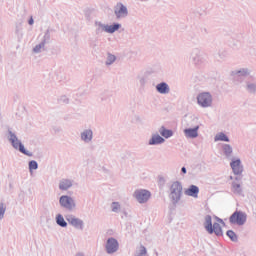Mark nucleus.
I'll use <instances>...</instances> for the list:
<instances>
[{
	"instance_id": "obj_1",
	"label": "nucleus",
	"mask_w": 256,
	"mask_h": 256,
	"mask_svg": "<svg viewBox=\"0 0 256 256\" xmlns=\"http://www.w3.org/2000/svg\"><path fill=\"white\" fill-rule=\"evenodd\" d=\"M7 139L11 143L13 149L19 151V153H22V155H26L27 157H33V152H29V150L25 149V145L23 144V142L19 140L17 134L11 131V129H8Z\"/></svg>"
},
{
	"instance_id": "obj_2",
	"label": "nucleus",
	"mask_w": 256,
	"mask_h": 256,
	"mask_svg": "<svg viewBox=\"0 0 256 256\" xmlns=\"http://www.w3.org/2000/svg\"><path fill=\"white\" fill-rule=\"evenodd\" d=\"M169 199L174 207H177V204L179 201H181V198L183 197V184L179 181H174L170 185L169 188Z\"/></svg>"
},
{
	"instance_id": "obj_3",
	"label": "nucleus",
	"mask_w": 256,
	"mask_h": 256,
	"mask_svg": "<svg viewBox=\"0 0 256 256\" xmlns=\"http://www.w3.org/2000/svg\"><path fill=\"white\" fill-rule=\"evenodd\" d=\"M204 229L209 233V235H216V237H223V228L219 222L213 223V218L211 215H206L204 217Z\"/></svg>"
},
{
	"instance_id": "obj_4",
	"label": "nucleus",
	"mask_w": 256,
	"mask_h": 256,
	"mask_svg": "<svg viewBox=\"0 0 256 256\" xmlns=\"http://www.w3.org/2000/svg\"><path fill=\"white\" fill-rule=\"evenodd\" d=\"M95 27H96V30H95L96 35H101L103 31H105V33H110L111 35H113V33L120 30L121 24L114 22L113 24L108 25V24H103L102 22L96 21Z\"/></svg>"
},
{
	"instance_id": "obj_5",
	"label": "nucleus",
	"mask_w": 256,
	"mask_h": 256,
	"mask_svg": "<svg viewBox=\"0 0 256 256\" xmlns=\"http://www.w3.org/2000/svg\"><path fill=\"white\" fill-rule=\"evenodd\" d=\"M229 223L230 225H245L247 223V213L241 210L234 211L229 217Z\"/></svg>"
},
{
	"instance_id": "obj_6",
	"label": "nucleus",
	"mask_w": 256,
	"mask_h": 256,
	"mask_svg": "<svg viewBox=\"0 0 256 256\" xmlns=\"http://www.w3.org/2000/svg\"><path fill=\"white\" fill-rule=\"evenodd\" d=\"M197 104L203 109H207L213 105V96L209 92H201L197 95Z\"/></svg>"
},
{
	"instance_id": "obj_7",
	"label": "nucleus",
	"mask_w": 256,
	"mask_h": 256,
	"mask_svg": "<svg viewBox=\"0 0 256 256\" xmlns=\"http://www.w3.org/2000/svg\"><path fill=\"white\" fill-rule=\"evenodd\" d=\"M59 205L62 207V209H66V211H73V209L77 207L75 199L69 195L60 196Z\"/></svg>"
},
{
	"instance_id": "obj_8",
	"label": "nucleus",
	"mask_w": 256,
	"mask_h": 256,
	"mask_svg": "<svg viewBox=\"0 0 256 256\" xmlns=\"http://www.w3.org/2000/svg\"><path fill=\"white\" fill-rule=\"evenodd\" d=\"M114 15L116 19H125L129 16V9H127L125 4L118 2L114 6Z\"/></svg>"
},
{
	"instance_id": "obj_9",
	"label": "nucleus",
	"mask_w": 256,
	"mask_h": 256,
	"mask_svg": "<svg viewBox=\"0 0 256 256\" xmlns=\"http://www.w3.org/2000/svg\"><path fill=\"white\" fill-rule=\"evenodd\" d=\"M105 251L108 255H113L119 251V241L116 238L110 237L105 244Z\"/></svg>"
},
{
	"instance_id": "obj_10",
	"label": "nucleus",
	"mask_w": 256,
	"mask_h": 256,
	"mask_svg": "<svg viewBox=\"0 0 256 256\" xmlns=\"http://www.w3.org/2000/svg\"><path fill=\"white\" fill-rule=\"evenodd\" d=\"M134 197L138 203H147L151 199V192L149 190L140 189L134 192Z\"/></svg>"
},
{
	"instance_id": "obj_11",
	"label": "nucleus",
	"mask_w": 256,
	"mask_h": 256,
	"mask_svg": "<svg viewBox=\"0 0 256 256\" xmlns=\"http://www.w3.org/2000/svg\"><path fill=\"white\" fill-rule=\"evenodd\" d=\"M66 221H68L69 225H72V227H74L75 229H80L81 231H83V220L75 217L73 214L67 215Z\"/></svg>"
},
{
	"instance_id": "obj_12",
	"label": "nucleus",
	"mask_w": 256,
	"mask_h": 256,
	"mask_svg": "<svg viewBox=\"0 0 256 256\" xmlns=\"http://www.w3.org/2000/svg\"><path fill=\"white\" fill-rule=\"evenodd\" d=\"M230 167L234 175H242L243 173V164H241V159H232L230 162Z\"/></svg>"
},
{
	"instance_id": "obj_13",
	"label": "nucleus",
	"mask_w": 256,
	"mask_h": 256,
	"mask_svg": "<svg viewBox=\"0 0 256 256\" xmlns=\"http://www.w3.org/2000/svg\"><path fill=\"white\" fill-rule=\"evenodd\" d=\"M233 74L235 81H239L241 83L245 77H249L251 75V71L248 68H242L240 70L234 71Z\"/></svg>"
},
{
	"instance_id": "obj_14",
	"label": "nucleus",
	"mask_w": 256,
	"mask_h": 256,
	"mask_svg": "<svg viewBox=\"0 0 256 256\" xmlns=\"http://www.w3.org/2000/svg\"><path fill=\"white\" fill-rule=\"evenodd\" d=\"M190 59L194 65H199L203 61V56L201 55V50L199 48H194L190 54Z\"/></svg>"
},
{
	"instance_id": "obj_15",
	"label": "nucleus",
	"mask_w": 256,
	"mask_h": 256,
	"mask_svg": "<svg viewBox=\"0 0 256 256\" xmlns=\"http://www.w3.org/2000/svg\"><path fill=\"white\" fill-rule=\"evenodd\" d=\"M80 139L83 143H91L93 141V130L91 128L83 130L80 133Z\"/></svg>"
},
{
	"instance_id": "obj_16",
	"label": "nucleus",
	"mask_w": 256,
	"mask_h": 256,
	"mask_svg": "<svg viewBox=\"0 0 256 256\" xmlns=\"http://www.w3.org/2000/svg\"><path fill=\"white\" fill-rule=\"evenodd\" d=\"M185 195L188 197H193L194 199H197L199 197V186L191 184L186 190Z\"/></svg>"
},
{
	"instance_id": "obj_17",
	"label": "nucleus",
	"mask_w": 256,
	"mask_h": 256,
	"mask_svg": "<svg viewBox=\"0 0 256 256\" xmlns=\"http://www.w3.org/2000/svg\"><path fill=\"white\" fill-rule=\"evenodd\" d=\"M184 134L188 139H196V137H199V126L184 129Z\"/></svg>"
},
{
	"instance_id": "obj_18",
	"label": "nucleus",
	"mask_w": 256,
	"mask_h": 256,
	"mask_svg": "<svg viewBox=\"0 0 256 256\" xmlns=\"http://www.w3.org/2000/svg\"><path fill=\"white\" fill-rule=\"evenodd\" d=\"M156 91L160 95H167L171 91V88L167 82H160L156 85Z\"/></svg>"
},
{
	"instance_id": "obj_19",
	"label": "nucleus",
	"mask_w": 256,
	"mask_h": 256,
	"mask_svg": "<svg viewBox=\"0 0 256 256\" xmlns=\"http://www.w3.org/2000/svg\"><path fill=\"white\" fill-rule=\"evenodd\" d=\"M73 187V180L63 178L59 182V189L60 191H69Z\"/></svg>"
},
{
	"instance_id": "obj_20",
	"label": "nucleus",
	"mask_w": 256,
	"mask_h": 256,
	"mask_svg": "<svg viewBox=\"0 0 256 256\" xmlns=\"http://www.w3.org/2000/svg\"><path fill=\"white\" fill-rule=\"evenodd\" d=\"M165 143V138L159 134H153L148 141V145H163Z\"/></svg>"
},
{
	"instance_id": "obj_21",
	"label": "nucleus",
	"mask_w": 256,
	"mask_h": 256,
	"mask_svg": "<svg viewBox=\"0 0 256 256\" xmlns=\"http://www.w3.org/2000/svg\"><path fill=\"white\" fill-rule=\"evenodd\" d=\"M52 33H55V29L53 28H48L45 32H44V36L41 40V42L44 45H49V43H51V37H52Z\"/></svg>"
},
{
	"instance_id": "obj_22",
	"label": "nucleus",
	"mask_w": 256,
	"mask_h": 256,
	"mask_svg": "<svg viewBox=\"0 0 256 256\" xmlns=\"http://www.w3.org/2000/svg\"><path fill=\"white\" fill-rule=\"evenodd\" d=\"M222 151L226 159H231V156L233 155V147L230 144H223Z\"/></svg>"
},
{
	"instance_id": "obj_23",
	"label": "nucleus",
	"mask_w": 256,
	"mask_h": 256,
	"mask_svg": "<svg viewBox=\"0 0 256 256\" xmlns=\"http://www.w3.org/2000/svg\"><path fill=\"white\" fill-rule=\"evenodd\" d=\"M159 133L164 139H170V137L173 135V130L165 128V126H162L159 129Z\"/></svg>"
},
{
	"instance_id": "obj_24",
	"label": "nucleus",
	"mask_w": 256,
	"mask_h": 256,
	"mask_svg": "<svg viewBox=\"0 0 256 256\" xmlns=\"http://www.w3.org/2000/svg\"><path fill=\"white\" fill-rule=\"evenodd\" d=\"M214 141L215 142L224 141L225 143H229V141H231V140L229 139V136H227V134H225L223 132H220V133L215 135Z\"/></svg>"
},
{
	"instance_id": "obj_25",
	"label": "nucleus",
	"mask_w": 256,
	"mask_h": 256,
	"mask_svg": "<svg viewBox=\"0 0 256 256\" xmlns=\"http://www.w3.org/2000/svg\"><path fill=\"white\" fill-rule=\"evenodd\" d=\"M232 192L234 195H243V189L241 188V184L237 182H232Z\"/></svg>"
},
{
	"instance_id": "obj_26",
	"label": "nucleus",
	"mask_w": 256,
	"mask_h": 256,
	"mask_svg": "<svg viewBox=\"0 0 256 256\" xmlns=\"http://www.w3.org/2000/svg\"><path fill=\"white\" fill-rule=\"evenodd\" d=\"M226 235L232 243H237L239 241V236H237V233L233 230H227Z\"/></svg>"
},
{
	"instance_id": "obj_27",
	"label": "nucleus",
	"mask_w": 256,
	"mask_h": 256,
	"mask_svg": "<svg viewBox=\"0 0 256 256\" xmlns=\"http://www.w3.org/2000/svg\"><path fill=\"white\" fill-rule=\"evenodd\" d=\"M56 224L62 228L67 227V221H65V218L61 214L56 215Z\"/></svg>"
},
{
	"instance_id": "obj_28",
	"label": "nucleus",
	"mask_w": 256,
	"mask_h": 256,
	"mask_svg": "<svg viewBox=\"0 0 256 256\" xmlns=\"http://www.w3.org/2000/svg\"><path fill=\"white\" fill-rule=\"evenodd\" d=\"M246 91L248 93H251L252 95H255V93H256V83L246 82Z\"/></svg>"
},
{
	"instance_id": "obj_29",
	"label": "nucleus",
	"mask_w": 256,
	"mask_h": 256,
	"mask_svg": "<svg viewBox=\"0 0 256 256\" xmlns=\"http://www.w3.org/2000/svg\"><path fill=\"white\" fill-rule=\"evenodd\" d=\"M28 169L30 173H33V171H37V169H39V163H37V161L35 160H30L28 162Z\"/></svg>"
},
{
	"instance_id": "obj_30",
	"label": "nucleus",
	"mask_w": 256,
	"mask_h": 256,
	"mask_svg": "<svg viewBox=\"0 0 256 256\" xmlns=\"http://www.w3.org/2000/svg\"><path fill=\"white\" fill-rule=\"evenodd\" d=\"M114 61H117V57L115 55L109 53L106 58L105 65H107V66L113 65Z\"/></svg>"
},
{
	"instance_id": "obj_31",
	"label": "nucleus",
	"mask_w": 256,
	"mask_h": 256,
	"mask_svg": "<svg viewBox=\"0 0 256 256\" xmlns=\"http://www.w3.org/2000/svg\"><path fill=\"white\" fill-rule=\"evenodd\" d=\"M45 50H46L45 44L43 42H40L33 48L34 53H41V51H45Z\"/></svg>"
},
{
	"instance_id": "obj_32",
	"label": "nucleus",
	"mask_w": 256,
	"mask_h": 256,
	"mask_svg": "<svg viewBox=\"0 0 256 256\" xmlns=\"http://www.w3.org/2000/svg\"><path fill=\"white\" fill-rule=\"evenodd\" d=\"M138 80H139L140 87H145V85H147V75L145 74L138 75Z\"/></svg>"
},
{
	"instance_id": "obj_33",
	"label": "nucleus",
	"mask_w": 256,
	"mask_h": 256,
	"mask_svg": "<svg viewBox=\"0 0 256 256\" xmlns=\"http://www.w3.org/2000/svg\"><path fill=\"white\" fill-rule=\"evenodd\" d=\"M111 207L113 213H119V211H121V204H119V202H112Z\"/></svg>"
},
{
	"instance_id": "obj_34",
	"label": "nucleus",
	"mask_w": 256,
	"mask_h": 256,
	"mask_svg": "<svg viewBox=\"0 0 256 256\" xmlns=\"http://www.w3.org/2000/svg\"><path fill=\"white\" fill-rule=\"evenodd\" d=\"M7 211V206L4 203H0V219L5 217V212Z\"/></svg>"
},
{
	"instance_id": "obj_35",
	"label": "nucleus",
	"mask_w": 256,
	"mask_h": 256,
	"mask_svg": "<svg viewBox=\"0 0 256 256\" xmlns=\"http://www.w3.org/2000/svg\"><path fill=\"white\" fill-rule=\"evenodd\" d=\"M150 73H161V64L152 66Z\"/></svg>"
},
{
	"instance_id": "obj_36",
	"label": "nucleus",
	"mask_w": 256,
	"mask_h": 256,
	"mask_svg": "<svg viewBox=\"0 0 256 256\" xmlns=\"http://www.w3.org/2000/svg\"><path fill=\"white\" fill-rule=\"evenodd\" d=\"M58 103H61L63 105H68L69 99L65 95H62L58 98Z\"/></svg>"
},
{
	"instance_id": "obj_37",
	"label": "nucleus",
	"mask_w": 256,
	"mask_h": 256,
	"mask_svg": "<svg viewBox=\"0 0 256 256\" xmlns=\"http://www.w3.org/2000/svg\"><path fill=\"white\" fill-rule=\"evenodd\" d=\"M147 255V248L145 246L140 247V251L135 254V256H145Z\"/></svg>"
},
{
	"instance_id": "obj_38",
	"label": "nucleus",
	"mask_w": 256,
	"mask_h": 256,
	"mask_svg": "<svg viewBox=\"0 0 256 256\" xmlns=\"http://www.w3.org/2000/svg\"><path fill=\"white\" fill-rule=\"evenodd\" d=\"M167 182V180H165V177L163 176H159L158 177V185L160 187H165V183Z\"/></svg>"
},
{
	"instance_id": "obj_39",
	"label": "nucleus",
	"mask_w": 256,
	"mask_h": 256,
	"mask_svg": "<svg viewBox=\"0 0 256 256\" xmlns=\"http://www.w3.org/2000/svg\"><path fill=\"white\" fill-rule=\"evenodd\" d=\"M111 99V93L106 92L101 96V101H110Z\"/></svg>"
},
{
	"instance_id": "obj_40",
	"label": "nucleus",
	"mask_w": 256,
	"mask_h": 256,
	"mask_svg": "<svg viewBox=\"0 0 256 256\" xmlns=\"http://www.w3.org/2000/svg\"><path fill=\"white\" fill-rule=\"evenodd\" d=\"M220 59H225L227 57V51L219 52Z\"/></svg>"
},
{
	"instance_id": "obj_41",
	"label": "nucleus",
	"mask_w": 256,
	"mask_h": 256,
	"mask_svg": "<svg viewBox=\"0 0 256 256\" xmlns=\"http://www.w3.org/2000/svg\"><path fill=\"white\" fill-rule=\"evenodd\" d=\"M181 173L182 175H187V168L185 166L181 168Z\"/></svg>"
},
{
	"instance_id": "obj_42",
	"label": "nucleus",
	"mask_w": 256,
	"mask_h": 256,
	"mask_svg": "<svg viewBox=\"0 0 256 256\" xmlns=\"http://www.w3.org/2000/svg\"><path fill=\"white\" fill-rule=\"evenodd\" d=\"M215 219H216V221H217L218 223H222V225H225V222L223 221V219H221V218H219V217H217V216H215Z\"/></svg>"
},
{
	"instance_id": "obj_43",
	"label": "nucleus",
	"mask_w": 256,
	"mask_h": 256,
	"mask_svg": "<svg viewBox=\"0 0 256 256\" xmlns=\"http://www.w3.org/2000/svg\"><path fill=\"white\" fill-rule=\"evenodd\" d=\"M33 23H35V20H33V17H31V18L28 20V24L33 25Z\"/></svg>"
},
{
	"instance_id": "obj_44",
	"label": "nucleus",
	"mask_w": 256,
	"mask_h": 256,
	"mask_svg": "<svg viewBox=\"0 0 256 256\" xmlns=\"http://www.w3.org/2000/svg\"><path fill=\"white\" fill-rule=\"evenodd\" d=\"M75 256H85V254L83 252H78Z\"/></svg>"
},
{
	"instance_id": "obj_45",
	"label": "nucleus",
	"mask_w": 256,
	"mask_h": 256,
	"mask_svg": "<svg viewBox=\"0 0 256 256\" xmlns=\"http://www.w3.org/2000/svg\"><path fill=\"white\" fill-rule=\"evenodd\" d=\"M235 180H236V181H241V176H237V177L235 178Z\"/></svg>"
},
{
	"instance_id": "obj_46",
	"label": "nucleus",
	"mask_w": 256,
	"mask_h": 256,
	"mask_svg": "<svg viewBox=\"0 0 256 256\" xmlns=\"http://www.w3.org/2000/svg\"><path fill=\"white\" fill-rule=\"evenodd\" d=\"M123 215H124V217H127V212L124 211V212H123Z\"/></svg>"
},
{
	"instance_id": "obj_47",
	"label": "nucleus",
	"mask_w": 256,
	"mask_h": 256,
	"mask_svg": "<svg viewBox=\"0 0 256 256\" xmlns=\"http://www.w3.org/2000/svg\"><path fill=\"white\" fill-rule=\"evenodd\" d=\"M230 179H233V176H230Z\"/></svg>"
}]
</instances>
